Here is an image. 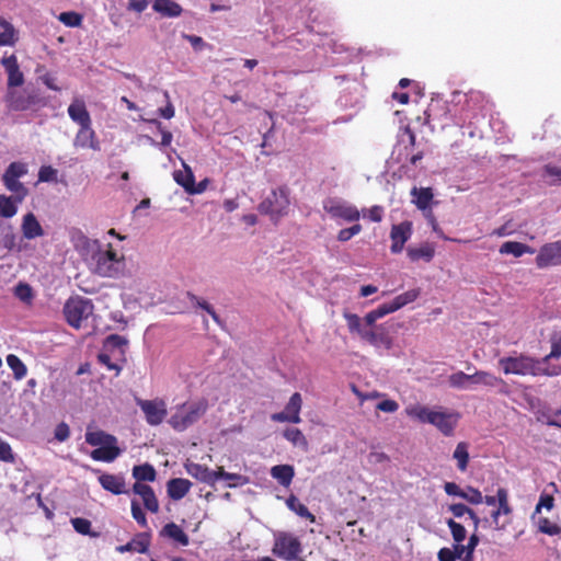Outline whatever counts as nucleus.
<instances>
[{"label":"nucleus","mask_w":561,"mask_h":561,"mask_svg":"<svg viewBox=\"0 0 561 561\" xmlns=\"http://www.w3.org/2000/svg\"><path fill=\"white\" fill-rule=\"evenodd\" d=\"M404 412L413 420L435 426L445 436L453 435L460 417L457 412L443 408L431 409L420 403L408 405Z\"/></svg>","instance_id":"2"},{"label":"nucleus","mask_w":561,"mask_h":561,"mask_svg":"<svg viewBox=\"0 0 561 561\" xmlns=\"http://www.w3.org/2000/svg\"><path fill=\"white\" fill-rule=\"evenodd\" d=\"M207 409L208 402L206 399H198L178 404L174 408V412L171 414L168 423L173 430L183 432L197 423L199 419L206 413Z\"/></svg>","instance_id":"3"},{"label":"nucleus","mask_w":561,"mask_h":561,"mask_svg":"<svg viewBox=\"0 0 561 561\" xmlns=\"http://www.w3.org/2000/svg\"><path fill=\"white\" fill-rule=\"evenodd\" d=\"M499 366L505 375L539 376V359L519 354L499 359Z\"/></svg>","instance_id":"5"},{"label":"nucleus","mask_w":561,"mask_h":561,"mask_svg":"<svg viewBox=\"0 0 561 561\" xmlns=\"http://www.w3.org/2000/svg\"><path fill=\"white\" fill-rule=\"evenodd\" d=\"M192 486L191 481L186 479H171L168 482V495L175 501L183 499Z\"/></svg>","instance_id":"26"},{"label":"nucleus","mask_w":561,"mask_h":561,"mask_svg":"<svg viewBox=\"0 0 561 561\" xmlns=\"http://www.w3.org/2000/svg\"><path fill=\"white\" fill-rule=\"evenodd\" d=\"M85 442L91 446L103 447L110 444H117V438L103 431H94L85 433Z\"/></svg>","instance_id":"33"},{"label":"nucleus","mask_w":561,"mask_h":561,"mask_svg":"<svg viewBox=\"0 0 561 561\" xmlns=\"http://www.w3.org/2000/svg\"><path fill=\"white\" fill-rule=\"evenodd\" d=\"M538 524L539 530L543 534L553 536L560 534L561 531V528L558 525L551 523L548 518H540Z\"/></svg>","instance_id":"57"},{"label":"nucleus","mask_w":561,"mask_h":561,"mask_svg":"<svg viewBox=\"0 0 561 561\" xmlns=\"http://www.w3.org/2000/svg\"><path fill=\"white\" fill-rule=\"evenodd\" d=\"M121 455L117 444L99 447L91 451V458L96 461L112 462Z\"/></svg>","instance_id":"27"},{"label":"nucleus","mask_w":561,"mask_h":561,"mask_svg":"<svg viewBox=\"0 0 561 561\" xmlns=\"http://www.w3.org/2000/svg\"><path fill=\"white\" fill-rule=\"evenodd\" d=\"M448 511L457 518L469 515L471 508L462 503H456L448 506Z\"/></svg>","instance_id":"61"},{"label":"nucleus","mask_w":561,"mask_h":561,"mask_svg":"<svg viewBox=\"0 0 561 561\" xmlns=\"http://www.w3.org/2000/svg\"><path fill=\"white\" fill-rule=\"evenodd\" d=\"M137 404L144 412L147 423L151 426L160 425L168 414L167 404L162 399H138Z\"/></svg>","instance_id":"9"},{"label":"nucleus","mask_w":561,"mask_h":561,"mask_svg":"<svg viewBox=\"0 0 561 561\" xmlns=\"http://www.w3.org/2000/svg\"><path fill=\"white\" fill-rule=\"evenodd\" d=\"M99 482L102 488L113 494H123L125 493V481L121 476L103 473L99 477Z\"/></svg>","instance_id":"25"},{"label":"nucleus","mask_w":561,"mask_h":561,"mask_svg":"<svg viewBox=\"0 0 561 561\" xmlns=\"http://www.w3.org/2000/svg\"><path fill=\"white\" fill-rule=\"evenodd\" d=\"M0 242L8 251L21 252L23 250L22 241L14 233L11 226H8L2 230Z\"/></svg>","instance_id":"34"},{"label":"nucleus","mask_w":561,"mask_h":561,"mask_svg":"<svg viewBox=\"0 0 561 561\" xmlns=\"http://www.w3.org/2000/svg\"><path fill=\"white\" fill-rule=\"evenodd\" d=\"M344 318L347 323V328L352 333L358 334L363 339V332H366L367 329L363 325L362 319L355 313H344Z\"/></svg>","instance_id":"44"},{"label":"nucleus","mask_w":561,"mask_h":561,"mask_svg":"<svg viewBox=\"0 0 561 561\" xmlns=\"http://www.w3.org/2000/svg\"><path fill=\"white\" fill-rule=\"evenodd\" d=\"M133 477L137 480V482L148 481L152 482L156 480L157 472L154 468L149 463H144L139 466H135L133 468Z\"/></svg>","instance_id":"39"},{"label":"nucleus","mask_w":561,"mask_h":561,"mask_svg":"<svg viewBox=\"0 0 561 561\" xmlns=\"http://www.w3.org/2000/svg\"><path fill=\"white\" fill-rule=\"evenodd\" d=\"M133 492L141 497L145 507L149 512H159V502L151 486L145 483L136 482L133 486Z\"/></svg>","instance_id":"21"},{"label":"nucleus","mask_w":561,"mask_h":561,"mask_svg":"<svg viewBox=\"0 0 561 561\" xmlns=\"http://www.w3.org/2000/svg\"><path fill=\"white\" fill-rule=\"evenodd\" d=\"M542 176L551 185H561V168L552 164H547L543 168Z\"/></svg>","instance_id":"46"},{"label":"nucleus","mask_w":561,"mask_h":561,"mask_svg":"<svg viewBox=\"0 0 561 561\" xmlns=\"http://www.w3.org/2000/svg\"><path fill=\"white\" fill-rule=\"evenodd\" d=\"M219 479H225L228 481V488H237L242 486L249 483V478L239 473H230L226 472L222 467L217 469V481Z\"/></svg>","instance_id":"37"},{"label":"nucleus","mask_w":561,"mask_h":561,"mask_svg":"<svg viewBox=\"0 0 561 561\" xmlns=\"http://www.w3.org/2000/svg\"><path fill=\"white\" fill-rule=\"evenodd\" d=\"M561 356V335H554L551 339V352L542 358L543 363H548L552 358H559Z\"/></svg>","instance_id":"54"},{"label":"nucleus","mask_w":561,"mask_h":561,"mask_svg":"<svg viewBox=\"0 0 561 561\" xmlns=\"http://www.w3.org/2000/svg\"><path fill=\"white\" fill-rule=\"evenodd\" d=\"M287 507L300 517L309 519L311 523L316 522V516L311 514L306 505H304L295 495H290L286 500Z\"/></svg>","instance_id":"38"},{"label":"nucleus","mask_w":561,"mask_h":561,"mask_svg":"<svg viewBox=\"0 0 561 561\" xmlns=\"http://www.w3.org/2000/svg\"><path fill=\"white\" fill-rule=\"evenodd\" d=\"M93 310L92 301L80 296L69 298L64 306L66 320L75 329H80Z\"/></svg>","instance_id":"6"},{"label":"nucleus","mask_w":561,"mask_h":561,"mask_svg":"<svg viewBox=\"0 0 561 561\" xmlns=\"http://www.w3.org/2000/svg\"><path fill=\"white\" fill-rule=\"evenodd\" d=\"M421 290L419 288L410 289L403 294L398 295L390 302L393 306L394 310L398 311L404 306L415 301L419 298Z\"/></svg>","instance_id":"40"},{"label":"nucleus","mask_w":561,"mask_h":561,"mask_svg":"<svg viewBox=\"0 0 561 561\" xmlns=\"http://www.w3.org/2000/svg\"><path fill=\"white\" fill-rule=\"evenodd\" d=\"M133 552L145 553L150 545L149 536L147 534H139L133 540Z\"/></svg>","instance_id":"50"},{"label":"nucleus","mask_w":561,"mask_h":561,"mask_svg":"<svg viewBox=\"0 0 561 561\" xmlns=\"http://www.w3.org/2000/svg\"><path fill=\"white\" fill-rule=\"evenodd\" d=\"M502 382L501 378L484 370H477L473 374L459 370L448 377L449 387L459 390H474L478 386L494 388Z\"/></svg>","instance_id":"4"},{"label":"nucleus","mask_w":561,"mask_h":561,"mask_svg":"<svg viewBox=\"0 0 561 561\" xmlns=\"http://www.w3.org/2000/svg\"><path fill=\"white\" fill-rule=\"evenodd\" d=\"M7 103L12 111H27L34 106L44 104L36 93L18 91H9Z\"/></svg>","instance_id":"12"},{"label":"nucleus","mask_w":561,"mask_h":561,"mask_svg":"<svg viewBox=\"0 0 561 561\" xmlns=\"http://www.w3.org/2000/svg\"><path fill=\"white\" fill-rule=\"evenodd\" d=\"M271 476L283 486H289L295 476L294 467L290 465H277L272 467Z\"/></svg>","instance_id":"31"},{"label":"nucleus","mask_w":561,"mask_h":561,"mask_svg":"<svg viewBox=\"0 0 561 561\" xmlns=\"http://www.w3.org/2000/svg\"><path fill=\"white\" fill-rule=\"evenodd\" d=\"M128 341L126 337L112 334L107 336L104 341V350L106 352H117L119 355L124 354V347L127 345Z\"/></svg>","instance_id":"41"},{"label":"nucleus","mask_w":561,"mask_h":561,"mask_svg":"<svg viewBox=\"0 0 561 561\" xmlns=\"http://www.w3.org/2000/svg\"><path fill=\"white\" fill-rule=\"evenodd\" d=\"M185 470L199 482L208 485H214L217 482V470H210L206 466L188 461L185 463Z\"/></svg>","instance_id":"18"},{"label":"nucleus","mask_w":561,"mask_h":561,"mask_svg":"<svg viewBox=\"0 0 561 561\" xmlns=\"http://www.w3.org/2000/svg\"><path fill=\"white\" fill-rule=\"evenodd\" d=\"M453 458L457 461V467L460 471H466L469 462V453H468V445L463 442L458 443L454 454Z\"/></svg>","instance_id":"43"},{"label":"nucleus","mask_w":561,"mask_h":561,"mask_svg":"<svg viewBox=\"0 0 561 561\" xmlns=\"http://www.w3.org/2000/svg\"><path fill=\"white\" fill-rule=\"evenodd\" d=\"M70 241L91 274L110 279L124 276L126 257L113 243L91 239L80 230L72 232Z\"/></svg>","instance_id":"1"},{"label":"nucleus","mask_w":561,"mask_h":561,"mask_svg":"<svg viewBox=\"0 0 561 561\" xmlns=\"http://www.w3.org/2000/svg\"><path fill=\"white\" fill-rule=\"evenodd\" d=\"M27 173V167L22 162H12L5 170L2 181L7 190L10 192H19L22 195H27L28 191L20 179Z\"/></svg>","instance_id":"10"},{"label":"nucleus","mask_w":561,"mask_h":561,"mask_svg":"<svg viewBox=\"0 0 561 561\" xmlns=\"http://www.w3.org/2000/svg\"><path fill=\"white\" fill-rule=\"evenodd\" d=\"M497 510L502 515H510L512 507L508 503V492L504 488L497 489Z\"/></svg>","instance_id":"49"},{"label":"nucleus","mask_w":561,"mask_h":561,"mask_svg":"<svg viewBox=\"0 0 561 561\" xmlns=\"http://www.w3.org/2000/svg\"><path fill=\"white\" fill-rule=\"evenodd\" d=\"M535 261L539 268L561 265V239L543 244Z\"/></svg>","instance_id":"11"},{"label":"nucleus","mask_w":561,"mask_h":561,"mask_svg":"<svg viewBox=\"0 0 561 561\" xmlns=\"http://www.w3.org/2000/svg\"><path fill=\"white\" fill-rule=\"evenodd\" d=\"M0 459L5 462H13L14 455L12 453L11 446L0 438Z\"/></svg>","instance_id":"59"},{"label":"nucleus","mask_w":561,"mask_h":561,"mask_svg":"<svg viewBox=\"0 0 561 561\" xmlns=\"http://www.w3.org/2000/svg\"><path fill=\"white\" fill-rule=\"evenodd\" d=\"M377 410L387 412V413H394L399 409V404L397 401L387 399L382 400L377 404Z\"/></svg>","instance_id":"62"},{"label":"nucleus","mask_w":561,"mask_h":561,"mask_svg":"<svg viewBox=\"0 0 561 561\" xmlns=\"http://www.w3.org/2000/svg\"><path fill=\"white\" fill-rule=\"evenodd\" d=\"M184 170L175 171L173 173L174 181L181 185L190 194L203 193V187H196L194 174L192 169L183 161Z\"/></svg>","instance_id":"20"},{"label":"nucleus","mask_w":561,"mask_h":561,"mask_svg":"<svg viewBox=\"0 0 561 561\" xmlns=\"http://www.w3.org/2000/svg\"><path fill=\"white\" fill-rule=\"evenodd\" d=\"M407 254L413 262L419 260L430 262L434 257L435 248L431 243H423L420 247H409Z\"/></svg>","instance_id":"29"},{"label":"nucleus","mask_w":561,"mask_h":561,"mask_svg":"<svg viewBox=\"0 0 561 561\" xmlns=\"http://www.w3.org/2000/svg\"><path fill=\"white\" fill-rule=\"evenodd\" d=\"M363 340L367 341L376 348H383L387 351L393 345V340L383 324L377 325L373 329H367L366 332H363Z\"/></svg>","instance_id":"14"},{"label":"nucleus","mask_w":561,"mask_h":561,"mask_svg":"<svg viewBox=\"0 0 561 561\" xmlns=\"http://www.w3.org/2000/svg\"><path fill=\"white\" fill-rule=\"evenodd\" d=\"M412 202L422 211L427 213L431 209V205L434 198V194L431 187H413L411 190Z\"/></svg>","instance_id":"24"},{"label":"nucleus","mask_w":561,"mask_h":561,"mask_svg":"<svg viewBox=\"0 0 561 561\" xmlns=\"http://www.w3.org/2000/svg\"><path fill=\"white\" fill-rule=\"evenodd\" d=\"M70 119L79 126H84L92 123L85 103L81 98H75L67 110Z\"/></svg>","instance_id":"19"},{"label":"nucleus","mask_w":561,"mask_h":561,"mask_svg":"<svg viewBox=\"0 0 561 561\" xmlns=\"http://www.w3.org/2000/svg\"><path fill=\"white\" fill-rule=\"evenodd\" d=\"M301 405H302V398H301L300 393L295 392L289 398V401L287 402V404L285 407V411L289 414V416L291 419V423H294V424H298L301 422V419L299 415Z\"/></svg>","instance_id":"36"},{"label":"nucleus","mask_w":561,"mask_h":561,"mask_svg":"<svg viewBox=\"0 0 561 561\" xmlns=\"http://www.w3.org/2000/svg\"><path fill=\"white\" fill-rule=\"evenodd\" d=\"M16 41L18 36L13 25L0 16V45L13 46Z\"/></svg>","instance_id":"35"},{"label":"nucleus","mask_w":561,"mask_h":561,"mask_svg":"<svg viewBox=\"0 0 561 561\" xmlns=\"http://www.w3.org/2000/svg\"><path fill=\"white\" fill-rule=\"evenodd\" d=\"M284 437L295 446H307V439L302 432L298 428H287L284 432Z\"/></svg>","instance_id":"48"},{"label":"nucleus","mask_w":561,"mask_h":561,"mask_svg":"<svg viewBox=\"0 0 561 561\" xmlns=\"http://www.w3.org/2000/svg\"><path fill=\"white\" fill-rule=\"evenodd\" d=\"M322 207L324 211L332 219L337 220L339 224L355 222L360 218V211L357 207L341 198H325L322 203Z\"/></svg>","instance_id":"8"},{"label":"nucleus","mask_w":561,"mask_h":561,"mask_svg":"<svg viewBox=\"0 0 561 561\" xmlns=\"http://www.w3.org/2000/svg\"><path fill=\"white\" fill-rule=\"evenodd\" d=\"M58 19L66 26L70 27L79 26L82 22V16L72 11L60 13Z\"/></svg>","instance_id":"51"},{"label":"nucleus","mask_w":561,"mask_h":561,"mask_svg":"<svg viewBox=\"0 0 561 561\" xmlns=\"http://www.w3.org/2000/svg\"><path fill=\"white\" fill-rule=\"evenodd\" d=\"M13 196L0 195V217L12 218L18 213V206L27 195L19 192H12Z\"/></svg>","instance_id":"22"},{"label":"nucleus","mask_w":561,"mask_h":561,"mask_svg":"<svg viewBox=\"0 0 561 561\" xmlns=\"http://www.w3.org/2000/svg\"><path fill=\"white\" fill-rule=\"evenodd\" d=\"M14 295L22 302L30 305L34 298L33 288L26 283H19L14 288Z\"/></svg>","instance_id":"45"},{"label":"nucleus","mask_w":561,"mask_h":561,"mask_svg":"<svg viewBox=\"0 0 561 561\" xmlns=\"http://www.w3.org/2000/svg\"><path fill=\"white\" fill-rule=\"evenodd\" d=\"M8 366L16 380L23 379L27 374L25 364L14 354H9L5 358Z\"/></svg>","instance_id":"42"},{"label":"nucleus","mask_w":561,"mask_h":561,"mask_svg":"<svg viewBox=\"0 0 561 561\" xmlns=\"http://www.w3.org/2000/svg\"><path fill=\"white\" fill-rule=\"evenodd\" d=\"M139 119L144 121V122H149V123H151V124L157 126V128L161 131V146L167 147V146H169L172 142V138H173L172 134L170 131H168V130L162 129L161 123L159 121H157V119H147V118H145L142 116H140Z\"/></svg>","instance_id":"56"},{"label":"nucleus","mask_w":561,"mask_h":561,"mask_svg":"<svg viewBox=\"0 0 561 561\" xmlns=\"http://www.w3.org/2000/svg\"><path fill=\"white\" fill-rule=\"evenodd\" d=\"M501 254H512L515 257H520L522 255L529 253H535V249L520 242L516 241H506L500 247Z\"/></svg>","instance_id":"32"},{"label":"nucleus","mask_w":561,"mask_h":561,"mask_svg":"<svg viewBox=\"0 0 561 561\" xmlns=\"http://www.w3.org/2000/svg\"><path fill=\"white\" fill-rule=\"evenodd\" d=\"M362 231V226L359 224H355L350 228L341 229L337 233V240L341 242H346L351 240L354 236L358 234Z\"/></svg>","instance_id":"53"},{"label":"nucleus","mask_w":561,"mask_h":561,"mask_svg":"<svg viewBox=\"0 0 561 561\" xmlns=\"http://www.w3.org/2000/svg\"><path fill=\"white\" fill-rule=\"evenodd\" d=\"M71 524L76 531L82 535H87L90 531L91 523L84 518H73Z\"/></svg>","instance_id":"60"},{"label":"nucleus","mask_w":561,"mask_h":561,"mask_svg":"<svg viewBox=\"0 0 561 561\" xmlns=\"http://www.w3.org/2000/svg\"><path fill=\"white\" fill-rule=\"evenodd\" d=\"M57 170L53 167H42L38 172V180L41 182H54L57 180Z\"/></svg>","instance_id":"58"},{"label":"nucleus","mask_w":561,"mask_h":561,"mask_svg":"<svg viewBox=\"0 0 561 561\" xmlns=\"http://www.w3.org/2000/svg\"><path fill=\"white\" fill-rule=\"evenodd\" d=\"M273 552L277 557L290 561L301 552V546L297 538L284 535L276 539Z\"/></svg>","instance_id":"13"},{"label":"nucleus","mask_w":561,"mask_h":561,"mask_svg":"<svg viewBox=\"0 0 561 561\" xmlns=\"http://www.w3.org/2000/svg\"><path fill=\"white\" fill-rule=\"evenodd\" d=\"M446 524L450 529L454 541L456 543H461L467 536L466 528L461 524L455 522L453 518L447 519Z\"/></svg>","instance_id":"47"},{"label":"nucleus","mask_w":561,"mask_h":561,"mask_svg":"<svg viewBox=\"0 0 561 561\" xmlns=\"http://www.w3.org/2000/svg\"><path fill=\"white\" fill-rule=\"evenodd\" d=\"M288 208V192L284 187L273 190L259 205V211L268 215L274 222L286 216Z\"/></svg>","instance_id":"7"},{"label":"nucleus","mask_w":561,"mask_h":561,"mask_svg":"<svg viewBox=\"0 0 561 561\" xmlns=\"http://www.w3.org/2000/svg\"><path fill=\"white\" fill-rule=\"evenodd\" d=\"M152 9L167 18H176L182 13L181 5L172 0H154Z\"/></svg>","instance_id":"28"},{"label":"nucleus","mask_w":561,"mask_h":561,"mask_svg":"<svg viewBox=\"0 0 561 561\" xmlns=\"http://www.w3.org/2000/svg\"><path fill=\"white\" fill-rule=\"evenodd\" d=\"M413 226L411 221H402L398 225H393L390 231L392 253H400L405 242L411 238Z\"/></svg>","instance_id":"15"},{"label":"nucleus","mask_w":561,"mask_h":561,"mask_svg":"<svg viewBox=\"0 0 561 561\" xmlns=\"http://www.w3.org/2000/svg\"><path fill=\"white\" fill-rule=\"evenodd\" d=\"M131 516L142 527H147V518L145 513L142 512L140 504L138 501L133 500L131 501Z\"/></svg>","instance_id":"55"},{"label":"nucleus","mask_w":561,"mask_h":561,"mask_svg":"<svg viewBox=\"0 0 561 561\" xmlns=\"http://www.w3.org/2000/svg\"><path fill=\"white\" fill-rule=\"evenodd\" d=\"M70 435L69 426L66 423H60L55 430V438L59 442H65Z\"/></svg>","instance_id":"64"},{"label":"nucleus","mask_w":561,"mask_h":561,"mask_svg":"<svg viewBox=\"0 0 561 561\" xmlns=\"http://www.w3.org/2000/svg\"><path fill=\"white\" fill-rule=\"evenodd\" d=\"M22 237L26 240H34L45 236V230L34 213L28 211L21 220Z\"/></svg>","instance_id":"16"},{"label":"nucleus","mask_w":561,"mask_h":561,"mask_svg":"<svg viewBox=\"0 0 561 561\" xmlns=\"http://www.w3.org/2000/svg\"><path fill=\"white\" fill-rule=\"evenodd\" d=\"M73 146L76 148H89L94 151L100 150V142L96 138L95 131L92 128V123L79 126V130L77 131L75 139H73Z\"/></svg>","instance_id":"17"},{"label":"nucleus","mask_w":561,"mask_h":561,"mask_svg":"<svg viewBox=\"0 0 561 561\" xmlns=\"http://www.w3.org/2000/svg\"><path fill=\"white\" fill-rule=\"evenodd\" d=\"M160 535L172 539L181 546H187L190 542L188 536L175 523H169L164 525L160 531Z\"/></svg>","instance_id":"30"},{"label":"nucleus","mask_w":561,"mask_h":561,"mask_svg":"<svg viewBox=\"0 0 561 561\" xmlns=\"http://www.w3.org/2000/svg\"><path fill=\"white\" fill-rule=\"evenodd\" d=\"M462 499L469 502L470 504L474 505L483 503L482 493L478 489L472 486L466 488V490L463 491Z\"/></svg>","instance_id":"52"},{"label":"nucleus","mask_w":561,"mask_h":561,"mask_svg":"<svg viewBox=\"0 0 561 561\" xmlns=\"http://www.w3.org/2000/svg\"><path fill=\"white\" fill-rule=\"evenodd\" d=\"M367 216L371 221L379 222L382 220L383 208L381 206L375 205L367 210Z\"/></svg>","instance_id":"63"},{"label":"nucleus","mask_w":561,"mask_h":561,"mask_svg":"<svg viewBox=\"0 0 561 561\" xmlns=\"http://www.w3.org/2000/svg\"><path fill=\"white\" fill-rule=\"evenodd\" d=\"M2 65L8 72V85L11 87H20L24 82L23 73L20 71V67L18 64V59L14 55L9 57H4L2 59Z\"/></svg>","instance_id":"23"}]
</instances>
